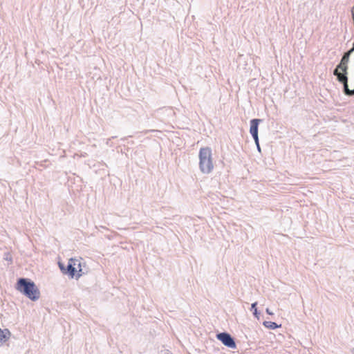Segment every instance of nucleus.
<instances>
[{
	"mask_svg": "<svg viewBox=\"0 0 354 354\" xmlns=\"http://www.w3.org/2000/svg\"><path fill=\"white\" fill-rule=\"evenodd\" d=\"M15 288L32 301L40 297V291L35 282L29 278L20 277L17 279Z\"/></svg>",
	"mask_w": 354,
	"mask_h": 354,
	"instance_id": "nucleus-1",
	"label": "nucleus"
},
{
	"mask_svg": "<svg viewBox=\"0 0 354 354\" xmlns=\"http://www.w3.org/2000/svg\"><path fill=\"white\" fill-rule=\"evenodd\" d=\"M212 152L210 147H202L199 150V169L203 174H208L214 169Z\"/></svg>",
	"mask_w": 354,
	"mask_h": 354,
	"instance_id": "nucleus-2",
	"label": "nucleus"
},
{
	"mask_svg": "<svg viewBox=\"0 0 354 354\" xmlns=\"http://www.w3.org/2000/svg\"><path fill=\"white\" fill-rule=\"evenodd\" d=\"M77 262V259L71 258L68 260L67 266H65L64 263L59 262L58 266L64 274L68 275L70 278L73 279H79L83 274L82 269L77 270L76 268L75 263Z\"/></svg>",
	"mask_w": 354,
	"mask_h": 354,
	"instance_id": "nucleus-3",
	"label": "nucleus"
},
{
	"mask_svg": "<svg viewBox=\"0 0 354 354\" xmlns=\"http://www.w3.org/2000/svg\"><path fill=\"white\" fill-rule=\"evenodd\" d=\"M218 340L222 342L223 345L230 348H236V344L234 338L227 332H221L216 334Z\"/></svg>",
	"mask_w": 354,
	"mask_h": 354,
	"instance_id": "nucleus-4",
	"label": "nucleus"
},
{
	"mask_svg": "<svg viewBox=\"0 0 354 354\" xmlns=\"http://www.w3.org/2000/svg\"><path fill=\"white\" fill-rule=\"evenodd\" d=\"M344 68H338L336 66L333 71V75L337 77V81L341 84L348 83V66H343Z\"/></svg>",
	"mask_w": 354,
	"mask_h": 354,
	"instance_id": "nucleus-5",
	"label": "nucleus"
},
{
	"mask_svg": "<svg viewBox=\"0 0 354 354\" xmlns=\"http://www.w3.org/2000/svg\"><path fill=\"white\" fill-rule=\"evenodd\" d=\"M262 122L261 119L254 118L252 119L250 122V133L252 137H256L257 138L258 131H259V125L260 122Z\"/></svg>",
	"mask_w": 354,
	"mask_h": 354,
	"instance_id": "nucleus-6",
	"label": "nucleus"
},
{
	"mask_svg": "<svg viewBox=\"0 0 354 354\" xmlns=\"http://www.w3.org/2000/svg\"><path fill=\"white\" fill-rule=\"evenodd\" d=\"M353 53L348 50V51L345 52L340 60V62L337 65L338 68H344L343 66H348V63L349 62V58L351 55Z\"/></svg>",
	"mask_w": 354,
	"mask_h": 354,
	"instance_id": "nucleus-7",
	"label": "nucleus"
},
{
	"mask_svg": "<svg viewBox=\"0 0 354 354\" xmlns=\"http://www.w3.org/2000/svg\"><path fill=\"white\" fill-rule=\"evenodd\" d=\"M11 333L7 328L1 329L0 328V345L4 344L10 337Z\"/></svg>",
	"mask_w": 354,
	"mask_h": 354,
	"instance_id": "nucleus-8",
	"label": "nucleus"
},
{
	"mask_svg": "<svg viewBox=\"0 0 354 354\" xmlns=\"http://www.w3.org/2000/svg\"><path fill=\"white\" fill-rule=\"evenodd\" d=\"M263 325L269 329L274 330L281 326V325L277 324L276 322H271V321H264L263 322Z\"/></svg>",
	"mask_w": 354,
	"mask_h": 354,
	"instance_id": "nucleus-9",
	"label": "nucleus"
},
{
	"mask_svg": "<svg viewBox=\"0 0 354 354\" xmlns=\"http://www.w3.org/2000/svg\"><path fill=\"white\" fill-rule=\"evenodd\" d=\"M257 302H254L251 304V308H250V310H252L253 312V315L254 316L257 318L258 319H259V316H260V312L258 310L257 308Z\"/></svg>",
	"mask_w": 354,
	"mask_h": 354,
	"instance_id": "nucleus-10",
	"label": "nucleus"
},
{
	"mask_svg": "<svg viewBox=\"0 0 354 354\" xmlns=\"http://www.w3.org/2000/svg\"><path fill=\"white\" fill-rule=\"evenodd\" d=\"M343 91L346 95L350 96L351 90L348 88V83L343 84Z\"/></svg>",
	"mask_w": 354,
	"mask_h": 354,
	"instance_id": "nucleus-11",
	"label": "nucleus"
},
{
	"mask_svg": "<svg viewBox=\"0 0 354 354\" xmlns=\"http://www.w3.org/2000/svg\"><path fill=\"white\" fill-rule=\"evenodd\" d=\"M252 138L254 140V142H255V145L257 146V148L258 151H261V147H260V145H259V136H257V138L256 137H253Z\"/></svg>",
	"mask_w": 354,
	"mask_h": 354,
	"instance_id": "nucleus-12",
	"label": "nucleus"
},
{
	"mask_svg": "<svg viewBox=\"0 0 354 354\" xmlns=\"http://www.w3.org/2000/svg\"><path fill=\"white\" fill-rule=\"evenodd\" d=\"M75 264H76V268L77 270L82 269L81 268V262L80 260L77 259V262L75 263Z\"/></svg>",
	"mask_w": 354,
	"mask_h": 354,
	"instance_id": "nucleus-13",
	"label": "nucleus"
},
{
	"mask_svg": "<svg viewBox=\"0 0 354 354\" xmlns=\"http://www.w3.org/2000/svg\"><path fill=\"white\" fill-rule=\"evenodd\" d=\"M266 312L268 315H273V313H272V312H271L268 308H266Z\"/></svg>",
	"mask_w": 354,
	"mask_h": 354,
	"instance_id": "nucleus-14",
	"label": "nucleus"
},
{
	"mask_svg": "<svg viewBox=\"0 0 354 354\" xmlns=\"http://www.w3.org/2000/svg\"><path fill=\"white\" fill-rule=\"evenodd\" d=\"M116 138V137H115V136H113L111 138H109V139L107 140V141H106V145H109V142L111 141V140L112 138Z\"/></svg>",
	"mask_w": 354,
	"mask_h": 354,
	"instance_id": "nucleus-15",
	"label": "nucleus"
},
{
	"mask_svg": "<svg viewBox=\"0 0 354 354\" xmlns=\"http://www.w3.org/2000/svg\"><path fill=\"white\" fill-rule=\"evenodd\" d=\"M354 95V88L353 90H351V92H350V96H353Z\"/></svg>",
	"mask_w": 354,
	"mask_h": 354,
	"instance_id": "nucleus-16",
	"label": "nucleus"
},
{
	"mask_svg": "<svg viewBox=\"0 0 354 354\" xmlns=\"http://www.w3.org/2000/svg\"><path fill=\"white\" fill-rule=\"evenodd\" d=\"M121 140H126V138H122Z\"/></svg>",
	"mask_w": 354,
	"mask_h": 354,
	"instance_id": "nucleus-17",
	"label": "nucleus"
}]
</instances>
